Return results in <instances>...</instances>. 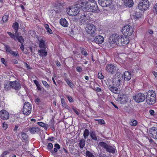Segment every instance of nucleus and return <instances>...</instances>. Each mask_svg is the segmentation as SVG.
I'll list each match as a JSON object with an SVG mask.
<instances>
[{"label":"nucleus","mask_w":157,"mask_h":157,"mask_svg":"<svg viewBox=\"0 0 157 157\" xmlns=\"http://www.w3.org/2000/svg\"><path fill=\"white\" fill-rule=\"evenodd\" d=\"M129 38L127 36H119L117 34H114L109 38V42L111 46L115 44L119 46H124L129 42Z\"/></svg>","instance_id":"1"},{"label":"nucleus","mask_w":157,"mask_h":157,"mask_svg":"<svg viewBox=\"0 0 157 157\" xmlns=\"http://www.w3.org/2000/svg\"><path fill=\"white\" fill-rule=\"evenodd\" d=\"M79 6L81 9L88 12H94L98 9L97 3L94 0H89L86 2H81Z\"/></svg>","instance_id":"2"},{"label":"nucleus","mask_w":157,"mask_h":157,"mask_svg":"<svg viewBox=\"0 0 157 157\" xmlns=\"http://www.w3.org/2000/svg\"><path fill=\"white\" fill-rule=\"evenodd\" d=\"M80 5H81V2H79L78 4L75 5L72 8H69V10H67V13L72 16L76 15L79 12L78 8L81 9L79 6Z\"/></svg>","instance_id":"3"},{"label":"nucleus","mask_w":157,"mask_h":157,"mask_svg":"<svg viewBox=\"0 0 157 157\" xmlns=\"http://www.w3.org/2000/svg\"><path fill=\"white\" fill-rule=\"evenodd\" d=\"M100 146L105 148L107 151L111 153H114L115 152V147L112 146L107 144L103 142H100L99 143Z\"/></svg>","instance_id":"4"},{"label":"nucleus","mask_w":157,"mask_h":157,"mask_svg":"<svg viewBox=\"0 0 157 157\" xmlns=\"http://www.w3.org/2000/svg\"><path fill=\"white\" fill-rule=\"evenodd\" d=\"M123 80V75L120 73H117L113 78L112 81L113 85L119 86Z\"/></svg>","instance_id":"5"},{"label":"nucleus","mask_w":157,"mask_h":157,"mask_svg":"<svg viewBox=\"0 0 157 157\" xmlns=\"http://www.w3.org/2000/svg\"><path fill=\"white\" fill-rule=\"evenodd\" d=\"M149 1L147 0H142L138 5V8L140 10L144 11L147 10L149 7Z\"/></svg>","instance_id":"6"},{"label":"nucleus","mask_w":157,"mask_h":157,"mask_svg":"<svg viewBox=\"0 0 157 157\" xmlns=\"http://www.w3.org/2000/svg\"><path fill=\"white\" fill-rule=\"evenodd\" d=\"M85 30L88 34L91 35L95 34L96 31L95 26L90 23L87 24Z\"/></svg>","instance_id":"7"},{"label":"nucleus","mask_w":157,"mask_h":157,"mask_svg":"<svg viewBox=\"0 0 157 157\" xmlns=\"http://www.w3.org/2000/svg\"><path fill=\"white\" fill-rule=\"evenodd\" d=\"M32 106L29 102H25L23 107V113L25 115H28L31 113Z\"/></svg>","instance_id":"8"},{"label":"nucleus","mask_w":157,"mask_h":157,"mask_svg":"<svg viewBox=\"0 0 157 157\" xmlns=\"http://www.w3.org/2000/svg\"><path fill=\"white\" fill-rule=\"evenodd\" d=\"M79 16V21L82 24H87L91 21V18L84 13L81 14Z\"/></svg>","instance_id":"9"},{"label":"nucleus","mask_w":157,"mask_h":157,"mask_svg":"<svg viewBox=\"0 0 157 157\" xmlns=\"http://www.w3.org/2000/svg\"><path fill=\"white\" fill-rule=\"evenodd\" d=\"M122 33L126 36L131 35L133 31L131 26L129 25H125L123 27L122 31Z\"/></svg>","instance_id":"10"},{"label":"nucleus","mask_w":157,"mask_h":157,"mask_svg":"<svg viewBox=\"0 0 157 157\" xmlns=\"http://www.w3.org/2000/svg\"><path fill=\"white\" fill-rule=\"evenodd\" d=\"M133 98L136 102L139 103L144 101L146 98L145 95L144 94L139 93L134 96Z\"/></svg>","instance_id":"11"},{"label":"nucleus","mask_w":157,"mask_h":157,"mask_svg":"<svg viewBox=\"0 0 157 157\" xmlns=\"http://www.w3.org/2000/svg\"><path fill=\"white\" fill-rule=\"evenodd\" d=\"M117 101L121 104H125L128 101V99L126 95L123 94H121L118 96Z\"/></svg>","instance_id":"12"},{"label":"nucleus","mask_w":157,"mask_h":157,"mask_svg":"<svg viewBox=\"0 0 157 157\" xmlns=\"http://www.w3.org/2000/svg\"><path fill=\"white\" fill-rule=\"evenodd\" d=\"M0 117L4 120L8 119L10 117L9 113L6 110H2L0 111Z\"/></svg>","instance_id":"13"},{"label":"nucleus","mask_w":157,"mask_h":157,"mask_svg":"<svg viewBox=\"0 0 157 157\" xmlns=\"http://www.w3.org/2000/svg\"><path fill=\"white\" fill-rule=\"evenodd\" d=\"M116 69L115 67L113 64L107 65L105 67V70L108 73L113 74L115 72Z\"/></svg>","instance_id":"14"},{"label":"nucleus","mask_w":157,"mask_h":157,"mask_svg":"<svg viewBox=\"0 0 157 157\" xmlns=\"http://www.w3.org/2000/svg\"><path fill=\"white\" fill-rule=\"evenodd\" d=\"M11 83L12 88L16 90H18L21 88V84L17 80L11 81Z\"/></svg>","instance_id":"15"},{"label":"nucleus","mask_w":157,"mask_h":157,"mask_svg":"<svg viewBox=\"0 0 157 157\" xmlns=\"http://www.w3.org/2000/svg\"><path fill=\"white\" fill-rule=\"evenodd\" d=\"M149 136L153 137H157V128L152 127L150 129L149 132Z\"/></svg>","instance_id":"16"},{"label":"nucleus","mask_w":157,"mask_h":157,"mask_svg":"<svg viewBox=\"0 0 157 157\" xmlns=\"http://www.w3.org/2000/svg\"><path fill=\"white\" fill-rule=\"evenodd\" d=\"M38 40L39 41V46L40 48L45 49V44L44 38L40 37L38 38Z\"/></svg>","instance_id":"17"},{"label":"nucleus","mask_w":157,"mask_h":157,"mask_svg":"<svg viewBox=\"0 0 157 157\" xmlns=\"http://www.w3.org/2000/svg\"><path fill=\"white\" fill-rule=\"evenodd\" d=\"M94 41L97 44H101L103 42L104 38L101 36L98 35L95 37L94 39Z\"/></svg>","instance_id":"18"},{"label":"nucleus","mask_w":157,"mask_h":157,"mask_svg":"<svg viewBox=\"0 0 157 157\" xmlns=\"http://www.w3.org/2000/svg\"><path fill=\"white\" fill-rule=\"evenodd\" d=\"M156 99V98L146 97V101L147 104L149 105H153L155 103Z\"/></svg>","instance_id":"19"},{"label":"nucleus","mask_w":157,"mask_h":157,"mask_svg":"<svg viewBox=\"0 0 157 157\" xmlns=\"http://www.w3.org/2000/svg\"><path fill=\"white\" fill-rule=\"evenodd\" d=\"M60 24L63 26L67 27L69 25L67 21L64 18H61L59 21Z\"/></svg>","instance_id":"20"},{"label":"nucleus","mask_w":157,"mask_h":157,"mask_svg":"<svg viewBox=\"0 0 157 157\" xmlns=\"http://www.w3.org/2000/svg\"><path fill=\"white\" fill-rule=\"evenodd\" d=\"M131 75L129 72L126 71L124 74V79L125 81H128L131 79Z\"/></svg>","instance_id":"21"},{"label":"nucleus","mask_w":157,"mask_h":157,"mask_svg":"<svg viewBox=\"0 0 157 157\" xmlns=\"http://www.w3.org/2000/svg\"><path fill=\"white\" fill-rule=\"evenodd\" d=\"M124 3L125 6L129 7H132L134 4L132 0H124Z\"/></svg>","instance_id":"22"},{"label":"nucleus","mask_w":157,"mask_h":157,"mask_svg":"<svg viewBox=\"0 0 157 157\" xmlns=\"http://www.w3.org/2000/svg\"><path fill=\"white\" fill-rule=\"evenodd\" d=\"M29 131L32 134H34L38 132L39 131V129L38 128L36 127H34L29 128Z\"/></svg>","instance_id":"23"},{"label":"nucleus","mask_w":157,"mask_h":157,"mask_svg":"<svg viewBox=\"0 0 157 157\" xmlns=\"http://www.w3.org/2000/svg\"><path fill=\"white\" fill-rule=\"evenodd\" d=\"M38 53L40 56L42 57H45L47 55V52L45 50V49H43L39 50Z\"/></svg>","instance_id":"24"},{"label":"nucleus","mask_w":157,"mask_h":157,"mask_svg":"<svg viewBox=\"0 0 157 157\" xmlns=\"http://www.w3.org/2000/svg\"><path fill=\"white\" fill-rule=\"evenodd\" d=\"M146 97L156 98L155 93L153 90H149L147 93Z\"/></svg>","instance_id":"25"},{"label":"nucleus","mask_w":157,"mask_h":157,"mask_svg":"<svg viewBox=\"0 0 157 157\" xmlns=\"http://www.w3.org/2000/svg\"><path fill=\"white\" fill-rule=\"evenodd\" d=\"M4 88L6 90H10L11 87V81L8 82H6L4 83Z\"/></svg>","instance_id":"26"},{"label":"nucleus","mask_w":157,"mask_h":157,"mask_svg":"<svg viewBox=\"0 0 157 157\" xmlns=\"http://www.w3.org/2000/svg\"><path fill=\"white\" fill-rule=\"evenodd\" d=\"M109 90L113 93L115 94H117L119 92L118 88L114 86H111L109 88Z\"/></svg>","instance_id":"27"},{"label":"nucleus","mask_w":157,"mask_h":157,"mask_svg":"<svg viewBox=\"0 0 157 157\" xmlns=\"http://www.w3.org/2000/svg\"><path fill=\"white\" fill-rule=\"evenodd\" d=\"M142 14L140 13H135V15H132L131 16V18L132 19H137L140 17H141Z\"/></svg>","instance_id":"28"},{"label":"nucleus","mask_w":157,"mask_h":157,"mask_svg":"<svg viewBox=\"0 0 157 157\" xmlns=\"http://www.w3.org/2000/svg\"><path fill=\"white\" fill-rule=\"evenodd\" d=\"M44 27L47 30V32L50 34L52 33V30L50 28L49 25L48 24L44 25Z\"/></svg>","instance_id":"29"},{"label":"nucleus","mask_w":157,"mask_h":157,"mask_svg":"<svg viewBox=\"0 0 157 157\" xmlns=\"http://www.w3.org/2000/svg\"><path fill=\"white\" fill-rule=\"evenodd\" d=\"M65 81L66 82L67 84L71 88L74 87V85L71 81H70L68 79H66Z\"/></svg>","instance_id":"30"},{"label":"nucleus","mask_w":157,"mask_h":157,"mask_svg":"<svg viewBox=\"0 0 157 157\" xmlns=\"http://www.w3.org/2000/svg\"><path fill=\"white\" fill-rule=\"evenodd\" d=\"M105 0H98L99 4L103 7H106V5L105 4Z\"/></svg>","instance_id":"31"},{"label":"nucleus","mask_w":157,"mask_h":157,"mask_svg":"<svg viewBox=\"0 0 157 157\" xmlns=\"http://www.w3.org/2000/svg\"><path fill=\"white\" fill-rule=\"evenodd\" d=\"M85 145V140L84 139H82L79 142V146L80 148H82Z\"/></svg>","instance_id":"32"},{"label":"nucleus","mask_w":157,"mask_h":157,"mask_svg":"<svg viewBox=\"0 0 157 157\" xmlns=\"http://www.w3.org/2000/svg\"><path fill=\"white\" fill-rule=\"evenodd\" d=\"M137 124V121L135 120H132L129 122L130 124L132 126H135Z\"/></svg>","instance_id":"33"},{"label":"nucleus","mask_w":157,"mask_h":157,"mask_svg":"<svg viewBox=\"0 0 157 157\" xmlns=\"http://www.w3.org/2000/svg\"><path fill=\"white\" fill-rule=\"evenodd\" d=\"M37 123L40 126L43 127H44L45 128L47 129V127H48V125H45L44 123L42 122H38Z\"/></svg>","instance_id":"34"},{"label":"nucleus","mask_w":157,"mask_h":157,"mask_svg":"<svg viewBox=\"0 0 157 157\" xmlns=\"http://www.w3.org/2000/svg\"><path fill=\"white\" fill-rule=\"evenodd\" d=\"M16 37L17 38V40L18 42L21 43L24 42V39L21 36H19L18 37Z\"/></svg>","instance_id":"35"},{"label":"nucleus","mask_w":157,"mask_h":157,"mask_svg":"<svg viewBox=\"0 0 157 157\" xmlns=\"http://www.w3.org/2000/svg\"><path fill=\"white\" fill-rule=\"evenodd\" d=\"M7 33L11 38L15 40H17V38L15 36L14 34H12L10 32H7Z\"/></svg>","instance_id":"36"},{"label":"nucleus","mask_w":157,"mask_h":157,"mask_svg":"<svg viewBox=\"0 0 157 157\" xmlns=\"http://www.w3.org/2000/svg\"><path fill=\"white\" fill-rule=\"evenodd\" d=\"M94 120L98 121L99 124L101 125L105 124V121L103 119H95Z\"/></svg>","instance_id":"37"},{"label":"nucleus","mask_w":157,"mask_h":157,"mask_svg":"<svg viewBox=\"0 0 157 157\" xmlns=\"http://www.w3.org/2000/svg\"><path fill=\"white\" fill-rule=\"evenodd\" d=\"M13 27L15 31H17L18 29V24L17 23H14L13 25Z\"/></svg>","instance_id":"38"},{"label":"nucleus","mask_w":157,"mask_h":157,"mask_svg":"<svg viewBox=\"0 0 157 157\" xmlns=\"http://www.w3.org/2000/svg\"><path fill=\"white\" fill-rule=\"evenodd\" d=\"M112 2V0H105V5H106V7L108 6L111 5Z\"/></svg>","instance_id":"39"},{"label":"nucleus","mask_w":157,"mask_h":157,"mask_svg":"<svg viewBox=\"0 0 157 157\" xmlns=\"http://www.w3.org/2000/svg\"><path fill=\"white\" fill-rule=\"evenodd\" d=\"M86 156L88 157H94V155L89 151H87L86 152Z\"/></svg>","instance_id":"40"},{"label":"nucleus","mask_w":157,"mask_h":157,"mask_svg":"<svg viewBox=\"0 0 157 157\" xmlns=\"http://www.w3.org/2000/svg\"><path fill=\"white\" fill-rule=\"evenodd\" d=\"M89 130L87 129H86L84 131L83 136L84 137L88 136L89 134Z\"/></svg>","instance_id":"41"},{"label":"nucleus","mask_w":157,"mask_h":157,"mask_svg":"<svg viewBox=\"0 0 157 157\" xmlns=\"http://www.w3.org/2000/svg\"><path fill=\"white\" fill-rule=\"evenodd\" d=\"M81 52L82 54L84 56H87V53L86 51L83 48H82L80 49Z\"/></svg>","instance_id":"42"},{"label":"nucleus","mask_w":157,"mask_h":157,"mask_svg":"<svg viewBox=\"0 0 157 157\" xmlns=\"http://www.w3.org/2000/svg\"><path fill=\"white\" fill-rule=\"evenodd\" d=\"M61 102L62 105L63 107L66 108L67 106L66 105L65 101L63 98L61 99Z\"/></svg>","instance_id":"43"},{"label":"nucleus","mask_w":157,"mask_h":157,"mask_svg":"<svg viewBox=\"0 0 157 157\" xmlns=\"http://www.w3.org/2000/svg\"><path fill=\"white\" fill-rule=\"evenodd\" d=\"M9 16L8 15H4L2 18V20L4 22H6L8 20Z\"/></svg>","instance_id":"44"},{"label":"nucleus","mask_w":157,"mask_h":157,"mask_svg":"<svg viewBox=\"0 0 157 157\" xmlns=\"http://www.w3.org/2000/svg\"><path fill=\"white\" fill-rule=\"evenodd\" d=\"M98 78L101 79H102L104 78V76L102 75L101 73H99L98 74Z\"/></svg>","instance_id":"45"},{"label":"nucleus","mask_w":157,"mask_h":157,"mask_svg":"<svg viewBox=\"0 0 157 157\" xmlns=\"http://www.w3.org/2000/svg\"><path fill=\"white\" fill-rule=\"evenodd\" d=\"M90 134L91 137H95V133L94 131H90Z\"/></svg>","instance_id":"46"},{"label":"nucleus","mask_w":157,"mask_h":157,"mask_svg":"<svg viewBox=\"0 0 157 157\" xmlns=\"http://www.w3.org/2000/svg\"><path fill=\"white\" fill-rule=\"evenodd\" d=\"M2 127L4 129H6L8 127V125L7 123L4 122L3 124Z\"/></svg>","instance_id":"47"},{"label":"nucleus","mask_w":157,"mask_h":157,"mask_svg":"<svg viewBox=\"0 0 157 157\" xmlns=\"http://www.w3.org/2000/svg\"><path fill=\"white\" fill-rule=\"evenodd\" d=\"M9 53L15 56H16L17 55V52H15L11 50Z\"/></svg>","instance_id":"48"},{"label":"nucleus","mask_w":157,"mask_h":157,"mask_svg":"<svg viewBox=\"0 0 157 157\" xmlns=\"http://www.w3.org/2000/svg\"><path fill=\"white\" fill-rule=\"evenodd\" d=\"M42 83L43 85L46 88H48L49 87V85L47 82L45 81H42Z\"/></svg>","instance_id":"49"},{"label":"nucleus","mask_w":157,"mask_h":157,"mask_svg":"<svg viewBox=\"0 0 157 157\" xmlns=\"http://www.w3.org/2000/svg\"><path fill=\"white\" fill-rule=\"evenodd\" d=\"M53 147V146L52 144L51 143H49L48 144V148L49 150H51L52 148Z\"/></svg>","instance_id":"50"},{"label":"nucleus","mask_w":157,"mask_h":157,"mask_svg":"<svg viewBox=\"0 0 157 157\" xmlns=\"http://www.w3.org/2000/svg\"><path fill=\"white\" fill-rule=\"evenodd\" d=\"M77 71L78 72H80L82 71V68L80 67H77L76 68Z\"/></svg>","instance_id":"51"},{"label":"nucleus","mask_w":157,"mask_h":157,"mask_svg":"<svg viewBox=\"0 0 157 157\" xmlns=\"http://www.w3.org/2000/svg\"><path fill=\"white\" fill-rule=\"evenodd\" d=\"M66 97L70 102H73V101L72 98L71 96H69L68 95H67Z\"/></svg>","instance_id":"52"},{"label":"nucleus","mask_w":157,"mask_h":157,"mask_svg":"<svg viewBox=\"0 0 157 157\" xmlns=\"http://www.w3.org/2000/svg\"><path fill=\"white\" fill-rule=\"evenodd\" d=\"M9 153V151H4L2 153V155L4 157V156L7 155Z\"/></svg>","instance_id":"53"},{"label":"nucleus","mask_w":157,"mask_h":157,"mask_svg":"<svg viewBox=\"0 0 157 157\" xmlns=\"http://www.w3.org/2000/svg\"><path fill=\"white\" fill-rule=\"evenodd\" d=\"M5 48L6 50V51L7 52H9L11 50L9 47L8 46H5Z\"/></svg>","instance_id":"54"},{"label":"nucleus","mask_w":157,"mask_h":157,"mask_svg":"<svg viewBox=\"0 0 157 157\" xmlns=\"http://www.w3.org/2000/svg\"><path fill=\"white\" fill-rule=\"evenodd\" d=\"M1 61L2 63L6 65V62L4 58H2L1 59Z\"/></svg>","instance_id":"55"},{"label":"nucleus","mask_w":157,"mask_h":157,"mask_svg":"<svg viewBox=\"0 0 157 157\" xmlns=\"http://www.w3.org/2000/svg\"><path fill=\"white\" fill-rule=\"evenodd\" d=\"M149 113L151 115H154L155 112L153 110L150 109L149 110Z\"/></svg>","instance_id":"56"},{"label":"nucleus","mask_w":157,"mask_h":157,"mask_svg":"<svg viewBox=\"0 0 157 157\" xmlns=\"http://www.w3.org/2000/svg\"><path fill=\"white\" fill-rule=\"evenodd\" d=\"M55 147L57 148L58 149H59L60 148V145L58 144H55L54 145Z\"/></svg>","instance_id":"57"},{"label":"nucleus","mask_w":157,"mask_h":157,"mask_svg":"<svg viewBox=\"0 0 157 157\" xmlns=\"http://www.w3.org/2000/svg\"><path fill=\"white\" fill-rule=\"evenodd\" d=\"M152 73L154 75L155 78L157 79V72L155 71H153Z\"/></svg>","instance_id":"58"},{"label":"nucleus","mask_w":157,"mask_h":157,"mask_svg":"<svg viewBox=\"0 0 157 157\" xmlns=\"http://www.w3.org/2000/svg\"><path fill=\"white\" fill-rule=\"evenodd\" d=\"M99 156L100 157H107L106 155L102 153H101L99 154Z\"/></svg>","instance_id":"59"},{"label":"nucleus","mask_w":157,"mask_h":157,"mask_svg":"<svg viewBox=\"0 0 157 157\" xmlns=\"http://www.w3.org/2000/svg\"><path fill=\"white\" fill-rule=\"evenodd\" d=\"M57 148L55 147L54 149V150H52L51 151L52 153H54L57 151Z\"/></svg>","instance_id":"60"},{"label":"nucleus","mask_w":157,"mask_h":157,"mask_svg":"<svg viewBox=\"0 0 157 157\" xmlns=\"http://www.w3.org/2000/svg\"><path fill=\"white\" fill-rule=\"evenodd\" d=\"M33 82L36 86L40 84L36 80H34Z\"/></svg>","instance_id":"61"},{"label":"nucleus","mask_w":157,"mask_h":157,"mask_svg":"<svg viewBox=\"0 0 157 157\" xmlns=\"http://www.w3.org/2000/svg\"><path fill=\"white\" fill-rule=\"evenodd\" d=\"M20 48L22 51H23L24 50V47L22 43H21V45L20 46Z\"/></svg>","instance_id":"62"},{"label":"nucleus","mask_w":157,"mask_h":157,"mask_svg":"<svg viewBox=\"0 0 157 157\" xmlns=\"http://www.w3.org/2000/svg\"><path fill=\"white\" fill-rule=\"evenodd\" d=\"M36 86H37V89L38 90H40V91L41 90V88L40 84H39L38 85H37Z\"/></svg>","instance_id":"63"},{"label":"nucleus","mask_w":157,"mask_h":157,"mask_svg":"<svg viewBox=\"0 0 157 157\" xmlns=\"http://www.w3.org/2000/svg\"><path fill=\"white\" fill-rule=\"evenodd\" d=\"M154 8L155 10V11L157 12V3L154 6Z\"/></svg>","instance_id":"64"}]
</instances>
